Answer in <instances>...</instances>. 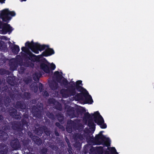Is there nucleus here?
Wrapping results in <instances>:
<instances>
[{
    "label": "nucleus",
    "instance_id": "obj_1",
    "mask_svg": "<svg viewBox=\"0 0 154 154\" xmlns=\"http://www.w3.org/2000/svg\"><path fill=\"white\" fill-rule=\"evenodd\" d=\"M25 45L36 54L38 53V51L42 50L47 47L45 51L43 53V56H45L50 55L54 53V51L52 49L49 48L48 46L45 45H41L38 43H35L32 42L31 43L27 42Z\"/></svg>",
    "mask_w": 154,
    "mask_h": 154
},
{
    "label": "nucleus",
    "instance_id": "obj_2",
    "mask_svg": "<svg viewBox=\"0 0 154 154\" xmlns=\"http://www.w3.org/2000/svg\"><path fill=\"white\" fill-rule=\"evenodd\" d=\"M15 14L14 12L10 11L8 9H5L2 11L0 16L3 20L7 22L11 20V16H14Z\"/></svg>",
    "mask_w": 154,
    "mask_h": 154
},
{
    "label": "nucleus",
    "instance_id": "obj_3",
    "mask_svg": "<svg viewBox=\"0 0 154 154\" xmlns=\"http://www.w3.org/2000/svg\"><path fill=\"white\" fill-rule=\"evenodd\" d=\"M94 120L95 122L99 125H100L102 128H106V125L104 124V120L102 117L97 112H95L94 114Z\"/></svg>",
    "mask_w": 154,
    "mask_h": 154
},
{
    "label": "nucleus",
    "instance_id": "obj_4",
    "mask_svg": "<svg viewBox=\"0 0 154 154\" xmlns=\"http://www.w3.org/2000/svg\"><path fill=\"white\" fill-rule=\"evenodd\" d=\"M101 133L102 132H100V134L96 137V140L98 141H100V143H102L106 146H110V143L108 140L102 135Z\"/></svg>",
    "mask_w": 154,
    "mask_h": 154
},
{
    "label": "nucleus",
    "instance_id": "obj_5",
    "mask_svg": "<svg viewBox=\"0 0 154 154\" xmlns=\"http://www.w3.org/2000/svg\"><path fill=\"white\" fill-rule=\"evenodd\" d=\"M12 30V27L10 25L7 23L2 24L0 27V33L5 34L8 32H11Z\"/></svg>",
    "mask_w": 154,
    "mask_h": 154
},
{
    "label": "nucleus",
    "instance_id": "obj_6",
    "mask_svg": "<svg viewBox=\"0 0 154 154\" xmlns=\"http://www.w3.org/2000/svg\"><path fill=\"white\" fill-rule=\"evenodd\" d=\"M41 68L46 73H48L50 72L48 66L45 64H42L41 65Z\"/></svg>",
    "mask_w": 154,
    "mask_h": 154
},
{
    "label": "nucleus",
    "instance_id": "obj_7",
    "mask_svg": "<svg viewBox=\"0 0 154 154\" xmlns=\"http://www.w3.org/2000/svg\"><path fill=\"white\" fill-rule=\"evenodd\" d=\"M22 50L24 52L30 57H32L34 55H33L32 53L29 51L28 48L25 47H22Z\"/></svg>",
    "mask_w": 154,
    "mask_h": 154
},
{
    "label": "nucleus",
    "instance_id": "obj_8",
    "mask_svg": "<svg viewBox=\"0 0 154 154\" xmlns=\"http://www.w3.org/2000/svg\"><path fill=\"white\" fill-rule=\"evenodd\" d=\"M20 49L18 46L15 45L14 46V48L12 50L13 52L15 53H17L19 51Z\"/></svg>",
    "mask_w": 154,
    "mask_h": 154
},
{
    "label": "nucleus",
    "instance_id": "obj_9",
    "mask_svg": "<svg viewBox=\"0 0 154 154\" xmlns=\"http://www.w3.org/2000/svg\"><path fill=\"white\" fill-rule=\"evenodd\" d=\"M86 99L88 103H91L93 102V100L91 97L89 95H88L87 97H86Z\"/></svg>",
    "mask_w": 154,
    "mask_h": 154
},
{
    "label": "nucleus",
    "instance_id": "obj_10",
    "mask_svg": "<svg viewBox=\"0 0 154 154\" xmlns=\"http://www.w3.org/2000/svg\"><path fill=\"white\" fill-rule=\"evenodd\" d=\"M109 150L112 153H115V154H118L116 151V150L114 147L109 148Z\"/></svg>",
    "mask_w": 154,
    "mask_h": 154
},
{
    "label": "nucleus",
    "instance_id": "obj_11",
    "mask_svg": "<svg viewBox=\"0 0 154 154\" xmlns=\"http://www.w3.org/2000/svg\"><path fill=\"white\" fill-rule=\"evenodd\" d=\"M33 78L34 80L35 81H38V78L36 74H35L33 75Z\"/></svg>",
    "mask_w": 154,
    "mask_h": 154
},
{
    "label": "nucleus",
    "instance_id": "obj_12",
    "mask_svg": "<svg viewBox=\"0 0 154 154\" xmlns=\"http://www.w3.org/2000/svg\"><path fill=\"white\" fill-rule=\"evenodd\" d=\"M36 138V140H38V141H35V142L38 145H39L41 143V140L39 139L38 137H35Z\"/></svg>",
    "mask_w": 154,
    "mask_h": 154
},
{
    "label": "nucleus",
    "instance_id": "obj_13",
    "mask_svg": "<svg viewBox=\"0 0 154 154\" xmlns=\"http://www.w3.org/2000/svg\"><path fill=\"white\" fill-rule=\"evenodd\" d=\"M50 66H51V69H52L54 70L55 68V65L54 64H53V63H51V64Z\"/></svg>",
    "mask_w": 154,
    "mask_h": 154
},
{
    "label": "nucleus",
    "instance_id": "obj_14",
    "mask_svg": "<svg viewBox=\"0 0 154 154\" xmlns=\"http://www.w3.org/2000/svg\"><path fill=\"white\" fill-rule=\"evenodd\" d=\"M59 75V73L58 71L55 72L54 73V75L57 77H58V76Z\"/></svg>",
    "mask_w": 154,
    "mask_h": 154
},
{
    "label": "nucleus",
    "instance_id": "obj_15",
    "mask_svg": "<svg viewBox=\"0 0 154 154\" xmlns=\"http://www.w3.org/2000/svg\"><path fill=\"white\" fill-rule=\"evenodd\" d=\"M82 82L81 81H78L76 83L78 85H80V84H81Z\"/></svg>",
    "mask_w": 154,
    "mask_h": 154
},
{
    "label": "nucleus",
    "instance_id": "obj_16",
    "mask_svg": "<svg viewBox=\"0 0 154 154\" xmlns=\"http://www.w3.org/2000/svg\"><path fill=\"white\" fill-rule=\"evenodd\" d=\"M94 124L93 123H92L91 124H91L90 123H89V126H91L92 127H93L94 126Z\"/></svg>",
    "mask_w": 154,
    "mask_h": 154
},
{
    "label": "nucleus",
    "instance_id": "obj_17",
    "mask_svg": "<svg viewBox=\"0 0 154 154\" xmlns=\"http://www.w3.org/2000/svg\"><path fill=\"white\" fill-rule=\"evenodd\" d=\"M44 94H45V96H48V92L46 91L44 92Z\"/></svg>",
    "mask_w": 154,
    "mask_h": 154
},
{
    "label": "nucleus",
    "instance_id": "obj_18",
    "mask_svg": "<svg viewBox=\"0 0 154 154\" xmlns=\"http://www.w3.org/2000/svg\"><path fill=\"white\" fill-rule=\"evenodd\" d=\"M5 0H0V2L3 3L4 2Z\"/></svg>",
    "mask_w": 154,
    "mask_h": 154
},
{
    "label": "nucleus",
    "instance_id": "obj_19",
    "mask_svg": "<svg viewBox=\"0 0 154 154\" xmlns=\"http://www.w3.org/2000/svg\"><path fill=\"white\" fill-rule=\"evenodd\" d=\"M35 89H36V90L35 91V92H36L37 91V87H35Z\"/></svg>",
    "mask_w": 154,
    "mask_h": 154
},
{
    "label": "nucleus",
    "instance_id": "obj_20",
    "mask_svg": "<svg viewBox=\"0 0 154 154\" xmlns=\"http://www.w3.org/2000/svg\"><path fill=\"white\" fill-rule=\"evenodd\" d=\"M63 97H66L67 96H68V95H67V96H66L64 95V94H63Z\"/></svg>",
    "mask_w": 154,
    "mask_h": 154
},
{
    "label": "nucleus",
    "instance_id": "obj_21",
    "mask_svg": "<svg viewBox=\"0 0 154 154\" xmlns=\"http://www.w3.org/2000/svg\"><path fill=\"white\" fill-rule=\"evenodd\" d=\"M56 125L57 126H59V125H60V124L59 123H56Z\"/></svg>",
    "mask_w": 154,
    "mask_h": 154
},
{
    "label": "nucleus",
    "instance_id": "obj_22",
    "mask_svg": "<svg viewBox=\"0 0 154 154\" xmlns=\"http://www.w3.org/2000/svg\"><path fill=\"white\" fill-rule=\"evenodd\" d=\"M74 93H72V94H71V95H74Z\"/></svg>",
    "mask_w": 154,
    "mask_h": 154
},
{
    "label": "nucleus",
    "instance_id": "obj_23",
    "mask_svg": "<svg viewBox=\"0 0 154 154\" xmlns=\"http://www.w3.org/2000/svg\"><path fill=\"white\" fill-rule=\"evenodd\" d=\"M26 0H21L22 1H26Z\"/></svg>",
    "mask_w": 154,
    "mask_h": 154
},
{
    "label": "nucleus",
    "instance_id": "obj_24",
    "mask_svg": "<svg viewBox=\"0 0 154 154\" xmlns=\"http://www.w3.org/2000/svg\"><path fill=\"white\" fill-rule=\"evenodd\" d=\"M56 134L57 135H58V134L56 133Z\"/></svg>",
    "mask_w": 154,
    "mask_h": 154
},
{
    "label": "nucleus",
    "instance_id": "obj_25",
    "mask_svg": "<svg viewBox=\"0 0 154 154\" xmlns=\"http://www.w3.org/2000/svg\"><path fill=\"white\" fill-rule=\"evenodd\" d=\"M1 117H2V116H0V119L1 118Z\"/></svg>",
    "mask_w": 154,
    "mask_h": 154
},
{
    "label": "nucleus",
    "instance_id": "obj_26",
    "mask_svg": "<svg viewBox=\"0 0 154 154\" xmlns=\"http://www.w3.org/2000/svg\"><path fill=\"white\" fill-rule=\"evenodd\" d=\"M62 91H63V90H62V91H61V92L62 93Z\"/></svg>",
    "mask_w": 154,
    "mask_h": 154
}]
</instances>
